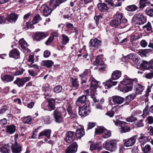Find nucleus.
I'll use <instances>...</instances> for the list:
<instances>
[{"label":"nucleus","instance_id":"f257e3e1","mask_svg":"<svg viewBox=\"0 0 153 153\" xmlns=\"http://www.w3.org/2000/svg\"><path fill=\"white\" fill-rule=\"evenodd\" d=\"M134 81H137L136 79L132 80L129 78H124L120 82V91L124 92L130 91L133 88V82Z\"/></svg>","mask_w":153,"mask_h":153},{"label":"nucleus","instance_id":"f03ea898","mask_svg":"<svg viewBox=\"0 0 153 153\" xmlns=\"http://www.w3.org/2000/svg\"><path fill=\"white\" fill-rule=\"evenodd\" d=\"M89 80L91 82L90 95L94 102H97L96 96L97 94L96 92V89L99 86L100 83L93 78H91Z\"/></svg>","mask_w":153,"mask_h":153},{"label":"nucleus","instance_id":"7ed1b4c3","mask_svg":"<svg viewBox=\"0 0 153 153\" xmlns=\"http://www.w3.org/2000/svg\"><path fill=\"white\" fill-rule=\"evenodd\" d=\"M121 75V72L118 70L114 71L111 74V78L107 81L106 82L105 87L106 88H109L113 85H115L117 84V82L115 81H112L113 80H115L118 79Z\"/></svg>","mask_w":153,"mask_h":153},{"label":"nucleus","instance_id":"20e7f679","mask_svg":"<svg viewBox=\"0 0 153 153\" xmlns=\"http://www.w3.org/2000/svg\"><path fill=\"white\" fill-rule=\"evenodd\" d=\"M146 18L141 13L135 15L132 19V22L134 24H143L146 22Z\"/></svg>","mask_w":153,"mask_h":153},{"label":"nucleus","instance_id":"39448f33","mask_svg":"<svg viewBox=\"0 0 153 153\" xmlns=\"http://www.w3.org/2000/svg\"><path fill=\"white\" fill-rule=\"evenodd\" d=\"M54 118L55 122L57 123H60L63 121V117L62 112L59 109H56L53 113Z\"/></svg>","mask_w":153,"mask_h":153},{"label":"nucleus","instance_id":"423d86ee","mask_svg":"<svg viewBox=\"0 0 153 153\" xmlns=\"http://www.w3.org/2000/svg\"><path fill=\"white\" fill-rule=\"evenodd\" d=\"M89 104H86L83 106L79 108V114L82 117L86 116L90 113Z\"/></svg>","mask_w":153,"mask_h":153},{"label":"nucleus","instance_id":"0eeeda50","mask_svg":"<svg viewBox=\"0 0 153 153\" xmlns=\"http://www.w3.org/2000/svg\"><path fill=\"white\" fill-rule=\"evenodd\" d=\"M104 147L107 150L114 151L116 149L115 141L113 140L107 141L105 143Z\"/></svg>","mask_w":153,"mask_h":153},{"label":"nucleus","instance_id":"6e6552de","mask_svg":"<svg viewBox=\"0 0 153 153\" xmlns=\"http://www.w3.org/2000/svg\"><path fill=\"white\" fill-rule=\"evenodd\" d=\"M48 35L47 33L37 32L33 35V37L34 40L39 41L47 37Z\"/></svg>","mask_w":153,"mask_h":153},{"label":"nucleus","instance_id":"1a4fd4ad","mask_svg":"<svg viewBox=\"0 0 153 153\" xmlns=\"http://www.w3.org/2000/svg\"><path fill=\"white\" fill-rule=\"evenodd\" d=\"M52 8L51 9L49 8L46 4L42 5L40 8V10L42 12L44 16H48V15L50 14L52 11Z\"/></svg>","mask_w":153,"mask_h":153},{"label":"nucleus","instance_id":"9d476101","mask_svg":"<svg viewBox=\"0 0 153 153\" xmlns=\"http://www.w3.org/2000/svg\"><path fill=\"white\" fill-rule=\"evenodd\" d=\"M78 145L76 143H73L70 145L66 150V153H74L76 151Z\"/></svg>","mask_w":153,"mask_h":153},{"label":"nucleus","instance_id":"9b49d317","mask_svg":"<svg viewBox=\"0 0 153 153\" xmlns=\"http://www.w3.org/2000/svg\"><path fill=\"white\" fill-rule=\"evenodd\" d=\"M112 102L115 104H121L124 101V98L119 96H114L112 97Z\"/></svg>","mask_w":153,"mask_h":153},{"label":"nucleus","instance_id":"f8f14e48","mask_svg":"<svg viewBox=\"0 0 153 153\" xmlns=\"http://www.w3.org/2000/svg\"><path fill=\"white\" fill-rule=\"evenodd\" d=\"M67 0H51L50 5L51 7L53 8L54 9L57 6H59L60 4L62 2H64Z\"/></svg>","mask_w":153,"mask_h":153},{"label":"nucleus","instance_id":"ddd939ff","mask_svg":"<svg viewBox=\"0 0 153 153\" xmlns=\"http://www.w3.org/2000/svg\"><path fill=\"white\" fill-rule=\"evenodd\" d=\"M11 149L13 153H19L22 150L21 146L16 142L12 145Z\"/></svg>","mask_w":153,"mask_h":153},{"label":"nucleus","instance_id":"4468645a","mask_svg":"<svg viewBox=\"0 0 153 153\" xmlns=\"http://www.w3.org/2000/svg\"><path fill=\"white\" fill-rule=\"evenodd\" d=\"M74 134V133L71 131L66 133L65 140L67 143H71L73 141Z\"/></svg>","mask_w":153,"mask_h":153},{"label":"nucleus","instance_id":"2eb2a0df","mask_svg":"<svg viewBox=\"0 0 153 153\" xmlns=\"http://www.w3.org/2000/svg\"><path fill=\"white\" fill-rule=\"evenodd\" d=\"M135 141V137L133 136L125 142L124 143V146L126 147L132 146L134 145Z\"/></svg>","mask_w":153,"mask_h":153},{"label":"nucleus","instance_id":"dca6fc26","mask_svg":"<svg viewBox=\"0 0 153 153\" xmlns=\"http://www.w3.org/2000/svg\"><path fill=\"white\" fill-rule=\"evenodd\" d=\"M139 140L140 143L141 148L143 146L144 144L150 140V137L149 136H141L139 138Z\"/></svg>","mask_w":153,"mask_h":153},{"label":"nucleus","instance_id":"f3484780","mask_svg":"<svg viewBox=\"0 0 153 153\" xmlns=\"http://www.w3.org/2000/svg\"><path fill=\"white\" fill-rule=\"evenodd\" d=\"M86 96L83 95L82 96L79 97L76 102V104L78 105H80L84 103L87 100Z\"/></svg>","mask_w":153,"mask_h":153},{"label":"nucleus","instance_id":"a211bd4d","mask_svg":"<svg viewBox=\"0 0 153 153\" xmlns=\"http://www.w3.org/2000/svg\"><path fill=\"white\" fill-rule=\"evenodd\" d=\"M97 6L99 10L101 12L107 11L108 10L107 5L105 3H99Z\"/></svg>","mask_w":153,"mask_h":153},{"label":"nucleus","instance_id":"6ab92c4d","mask_svg":"<svg viewBox=\"0 0 153 153\" xmlns=\"http://www.w3.org/2000/svg\"><path fill=\"white\" fill-rule=\"evenodd\" d=\"M53 64V62L51 60H43L41 63L42 66H45L48 68L51 67Z\"/></svg>","mask_w":153,"mask_h":153},{"label":"nucleus","instance_id":"aec40b11","mask_svg":"<svg viewBox=\"0 0 153 153\" xmlns=\"http://www.w3.org/2000/svg\"><path fill=\"white\" fill-rule=\"evenodd\" d=\"M13 79V77L11 75H6L1 76V80L4 82L5 83L12 81Z\"/></svg>","mask_w":153,"mask_h":153},{"label":"nucleus","instance_id":"412c9836","mask_svg":"<svg viewBox=\"0 0 153 153\" xmlns=\"http://www.w3.org/2000/svg\"><path fill=\"white\" fill-rule=\"evenodd\" d=\"M19 53L18 51L16 49L12 50L9 53L10 57H12L15 59H17L19 56Z\"/></svg>","mask_w":153,"mask_h":153},{"label":"nucleus","instance_id":"4be33fe9","mask_svg":"<svg viewBox=\"0 0 153 153\" xmlns=\"http://www.w3.org/2000/svg\"><path fill=\"white\" fill-rule=\"evenodd\" d=\"M51 131L50 129H46L41 131L39 135V138L41 136H45L48 138H49L51 136Z\"/></svg>","mask_w":153,"mask_h":153},{"label":"nucleus","instance_id":"5701e85b","mask_svg":"<svg viewBox=\"0 0 153 153\" xmlns=\"http://www.w3.org/2000/svg\"><path fill=\"white\" fill-rule=\"evenodd\" d=\"M101 41L96 38L91 39L90 42V46L92 47H96L100 45Z\"/></svg>","mask_w":153,"mask_h":153},{"label":"nucleus","instance_id":"b1692460","mask_svg":"<svg viewBox=\"0 0 153 153\" xmlns=\"http://www.w3.org/2000/svg\"><path fill=\"white\" fill-rule=\"evenodd\" d=\"M90 150H97L99 151L102 149L101 145L97 143H92L90 146Z\"/></svg>","mask_w":153,"mask_h":153},{"label":"nucleus","instance_id":"393cba45","mask_svg":"<svg viewBox=\"0 0 153 153\" xmlns=\"http://www.w3.org/2000/svg\"><path fill=\"white\" fill-rule=\"evenodd\" d=\"M18 18V15L15 13H12L7 16V19L9 22L15 21Z\"/></svg>","mask_w":153,"mask_h":153},{"label":"nucleus","instance_id":"a878e982","mask_svg":"<svg viewBox=\"0 0 153 153\" xmlns=\"http://www.w3.org/2000/svg\"><path fill=\"white\" fill-rule=\"evenodd\" d=\"M19 43L22 49L28 51V49L27 47L28 46V45L23 39H20L19 41Z\"/></svg>","mask_w":153,"mask_h":153},{"label":"nucleus","instance_id":"bb28decb","mask_svg":"<svg viewBox=\"0 0 153 153\" xmlns=\"http://www.w3.org/2000/svg\"><path fill=\"white\" fill-rule=\"evenodd\" d=\"M120 21L114 19L111 21L110 25L111 26L119 28L120 25Z\"/></svg>","mask_w":153,"mask_h":153},{"label":"nucleus","instance_id":"cd10ccee","mask_svg":"<svg viewBox=\"0 0 153 153\" xmlns=\"http://www.w3.org/2000/svg\"><path fill=\"white\" fill-rule=\"evenodd\" d=\"M84 134V130L82 128H78L76 131V138H80Z\"/></svg>","mask_w":153,"mask_h":153},{"label":"nucleus","instance_id":"c85d7f7f","mask_svg":"<svg viewBox=\"0 0 153 153\" xmlns=\"http://www.w3.org/2000/svg\"><path fill=\"white\" fill-rule=\"evenodd\" d=\"M61 43L63 45H65L68 43L69 41V39L68 36L65 34L61 35Z\"/></svg>","mask_w":153,"mask_h":153},{"label":"nucleus","instance_id":"c756f323","mask_svg":"<svg viewBox=\"0 0 153 153\" xmlns=\"http://www.w3.org/2000/svg\"><path fill=\"white\" fill-rule=\"evenodd\" d=\"M48 106L51 110H53L55 108V100L53 99H51L48 100Z\"/></svg>","mask_w":153,"mask_h":153},{"label":"nucleus","instance_id":"7c9ffc66","mask_svg":"<svg viewBox=\"0 0 153 153\" xmlns=\"http://www.w3.org/2000/svg\"><path fill=\"white\" fill-rule=\"evenodd\" d=\"M16 130V127L14 125H10L7 127V132L10 134L14 133Z\"/></svg>","mask_w":153,"mask_h":153},{"label":"nucleus","instance_id":"2f4dec72","mask_svg":"<svg viewBox=\"0 0 153 153\" xmlns=\"http://www.w3.org/2000/svg\"><path fill=\"white\" fill-rule=\"evenodd\" d=\"M0 151L3 153H9L10 151V147L8 145H5L0 149Z\"/></svg>","mask_w":153,"mask_h":153},{"label":"nucleus","instance_id":"473e14b6","mask_svg":"<svg viewBox=\"0 0 153 153\" xmlns=\"http://www.w3.org/2000/svg\"><path fill=\"white\" fill-rule=\"evenodd\" d=\"M144 88V87L140 84H137L136 86V91L137 94L142 92Z\"/></svg>","mask_w":153,"mask_h":153},{"label":"nucleus","instance_id":"72a5a7b5","mask_svg":"<svg viewBox=\"0 0 153 153\" xmlns=\"http://www.w3.org/2000/svg\"><path fill=\"white\" fill-rule=\"evenodd\" d=\"M140 68L142 69H146L149 68V63L147 61L143 60L141 63L140 64Z\"/></svg>","mask_w":153,"mask_h":153},{"label":"nucleus","instance_id":"f704fd0d","mask_svg":"<svg viewBox=\"0 0 153 153\" xmlns=\"http://www.w3.org/2000/svg\"><path fill=\"white\" fill-rule=\"evenodd\" d=\"M13 82L14 84L17 85L19 87L23 86L24 84L22 78H17Z\"/></svg>","mask_w":153,"mask_h":153},{"label":"nucleus","instance_id":"c9c22d12","mask_svg":"<svg viewBox=\"0 0 153 153\" xmlns=\"http://www.w3.org/2000/svg\"><path fill=\"white\" fill-rule=\"evenodd\" d=\"M144 153H149L151 150L150 146L149 144L146 145L144 147L141 148Z\"/></svg>","mask_w":153,"mask_h":153},{"label":"nucleus","instance_id":"e433bc0d","mask_svg":"<svg viewBox=\"0 0 153 153\" xmlns=\"http://www.w3.org/2000/svg\"><path fill=\"white\" fill-rule=\"evenodd\" d=\"M72 84L74 87L76 88L79 86V84L78 83L77 79L76 78L74 79L73 77H71L70 78Z\"/></svg>","mask_w":153,"mask_h":153},{"label":"nucleus","instance_id":"4c0bfd02","mask_svg":"<svg viewBox=\"0 0 153 153\" xmlns=\"http://www.w3.org/2000/svg\"><path fill=\"white\" fill-rule=\"evenodd\" d=\"M105 129L102 126L98 127L95 128V133L97 134L102 133Z\"/></svg>","mask_w":153,"mask_h":153},{"label":"nucleus","instance_id":"58836bf2","mask_svg":"<svg viewBox=\"0 0 153 153\" xmlns=\"http://www.w3.org/2000/svg\"><path fill=\"white\" fill-rule=\"evenodd\" d=\"M127 20L126 19H123L121 22L120 25L119 27V28H123L126 26L128 25Z\"/></svg>","mask_w":153,"mask_h":153},{"label":"nucleus","instance_id":"ea45409f","mask_svg":"<svg viewBox=\"0 0 153 153\" xmlns=\"http://www.w3.org/2000/svg\"><path fill=\"white\" fill-rule=\"evenodd\" d=\"M41 19L40 16L39 15H37L35 16L32 21L33 24H36L38 23Z\"/></svg>","mask_w":153,"mask_h":153},{"label":"nucleus","instance_id":"a19ab883","mask_svg":"<svg viewBox=\"0 0 153 153\" xmlns=\"http://www.w3.org/2000/svg\"><path fill=\"white\" fill-rule=\"evenodd\" d=\"M57 35V33H55V35L53 34L52 35V36L50 37L45 42V44L47 45H48L51 44L53 41L54 39V36H56Z\"/></svg>","mask_w":153,"mask_h":153},{"label":"nucleus","instance_id":"79ce46f5","mask_svg":"<svg viewBox=\"0 0 153 153\" xmlns=\"http://www.w3.org/2000/svg\"><path fill=\"white\" fill-rule=\"evenodd\" d=\"M151 49L146 50H140L139 51V54L141 56H145L146 53H148L149 52L151 51Z\"/></svg>","mask_w":153,"mask_h":153},{"label":"nucleus","instance_id":"37998d69","mask_svg":"<svg viewBox=\"0 0 153 153\" xmlns=\"http://www.w3.org/2000/svg\"><path fill=\"white\" fill-rule=\"evenodd\" d=\"M135 95L134 94L129 95L126 97V101L127 102H129L133 100L135 97Z\"/></svg>","mask_w":153,"mask_h":153},{"label":"nucleus","instance_id":"c03bdc74","mask_svg":"<svg viewBox=\"0 0 153 153\" xmlns=\"http://www.w3.org/2000/svg\"><path fill=\"white\" fill-rule=\"evenodd\" d=\"M146 14L150 16H153V10L151 8L149 7L146 8Z\"/></svg>","mask_w":153,"mask_h":153},{"label":"nucleus","instance_id":"a18cd8bd","mask_svg":"<svg viewBox=\"0 0 153 153\" xmlns=\"http://www.w3.org/2000/svg\"><path fill=\"white\" fill-rule=\"evenodd\" d=\"M130 129L129 127L128 126H121V131L122 133H125L126 132L129 131Z\"/></svg>","mask_w":153,"mask_h":153},{"label":"nucleus","instance_id":"49530a36","mask_svg":"<svg viewBox=\"0 0 153 153\" xmlns=\"http://www.w3.org/2000/svg\"><path fill=\"white\" fill-rule=\"evenodd\" d=\"M104 132V134L102 136V137L103 138H108L110 137L111 135V133L109 131H108L106 129H105Z\"/></svg>","mask_w":153,"mask_h":153},{"label":"nucleus","instance_id":"de8ad7c7","mask_svg":"<svg viewBox=\"0 0 153 153\" xmlns=\"http://www.w3.org/2000/svg\"><path fill=\"white\" fill-rule=\"evenodd\" d=\"M123 17V14L121 13L117 12L114 16V19L117 20L121 21Z\"/></svg>","mask_w":153,"mask_h":153},{"label":"nucleus","instance_id":"09e8293b","mask_svg":"<svg viewBox=\"0 0 153 153\" xmlns=\"http://www.w3.org/2000/svg\"><path fill=\"white\" fill-rule=\"evenodd\" d=\"M62 90V86L58 85L55 86L53 89L54 92L56 93H58L60 92Z\"/></svg>","mask_w":153,"mask_h":153},{"label":"nucleus","instance_id":"8fccbe9b","mask_svg":"<svg viewBox=\"0 0 153 153\" xmlns=\"http://www.w3.org/2000/svg\"><path fill=\"white\" fill-rule=\"evenodd\" d=\"M137 118L131 115L130 117L126 118V120L128 122H132L137 120Z\"/></svg>","mask_w":153,"mask_h":153},{"label":"nucleus","instance_id":"3c124183","mask_svg":"<svg viewBox=\"0 0 153 153\" xmlns=\"http://www.w3.org/2000/svg\"><path fill=\"white\" fill-rule=\"evenodd\" d=\"M31 119L30 116H28L23 118V121L25 123L29 124L31 121Z\"/></svg>","mask_w":153,"mask_h":153},{"label":"nucleus","instance_id":"603ef678","mask_svg":"<svg viewBox=\"0 0 153 153\" xmlns=\"http://www.w3.org/2000/svg\"><path fill=\"white\" fill-rule=\"evenodd\" d=\"M90 71L89 70L86 69L84 72L83 74L79 75L80 77H87V76L90 74Z\"/></svg>","mask_w":153,"mask_h":153},{"label":"nucleus","instance_id":"864d4df0","mask_svg":"<svg viewBox=\"0 0 153 153\" xmlns=\"http://www.w3.org/2000/svg\"><path fill=\"white\" fill-rule=\"evenodd\" d=\"M144 29H146L147 31H151L152 30V27L151 24L148 22L147 24L143 27Z\"/></svg>","mask_w":153,"mask_h":153},{"label":"nucleus","instance_id":"5fc2aeb1","mask_svg":"<svg viewBox=\"0 0 153 153\" xmlns=\"http://www.w3.org/2000/svg\"><path fill=\"white\" fill-rule=\"evenodd\" d=\"M127 8L129 9L132 11H135L138 8L134 4L129 5L127 7Z\"/></svg>","mask_w":153,"mask_h":153},{"label":"nucleus","instance_id":"6e6d98bb","mask_svg":"<svg viewBox=\"0 0 153 153\" xmlns=\"http://www.w3.org/2000/svg\"><path fill=\"white\" fill-rule=\"evenodd\" d=\"M118 1L117 0H115L113 2H110L109 3V4L111 6H113L114 7H119L120 6V4L119 3H118V5H116L115 4V3L116 2H117Z\"/></svg>","mask_w":153,"mask_h":153},{"label":"nucleus","instance_id":"4d7b16f0","mask_svg":"<svg viewBox=\"0 0 153 153\" xmlns=\"http://www.w3.org/2000/svg\"><path fill=\"white\" fill-rule=\"evenodd\" d=\"M102 17L100 15L96 16L94 17V19L96 22V26L98 27H99V26L98 25L99 21L100 19Z\"/></svg>","mask_w":153,"mask_h":153},{"label":"nucleus","instance_id":"13d9d810","mask_svg":"<svg viewBox=\"0 0 153 153\" xmlns=\"http://www.w3.org/2000/svg\"><path fill=\"white\" fill-rule=\"evenodd\" d=\"M28 71L29 74L31 76H35L37 75V73L38 72L35 71L33 69L29 70Z\"/></svg>","mask_w":153,"mask_h":153},{"label":"nucleus","instance_id":"bf43d9fd","mask_svg":"<svg viewBox=\"0 0 153 153\" xmlns=\"http://www.w3.org/2000/svg\"><path fill=\"white\" fill-rule=\"evenodd\" d=\"M29 67L30 68H33L35 69V71L38 72L39 71L38 66L36 64H34L31 65H29Z\"/></svg>","mask_w":153,"mask_h":153},{"label":"nucleus","instance_id":"052dcab7","mask_svg":"<svg viewBox=\"0 0 153 153\" xmlns=\"http://www.w3.org/2000/svg\"><path fill=\"white\" fill-rule=\"evenodd\" d=\"M34 56L33 55H30L29 56L28 61L29 62H31V64H32L34 62Z\"/></svg>","mask_w":153,"mask_h":153},{"label":"nucleus","instance_id":"680f3d73","mask_svg":"<svg viewBox=\"0 0 153 153\" xmlns=\"http://www.w3.org/2000/svg\"><path fill=\"white\" fill-rule=\"evenodd\" d=\"M146 120L148 121V123L151 124L153 123V118L152 116H149L146 118Z\"/></svg>","mask_w":153,"mask_h":153},{"label":"nucleus","instance_id":"e2e57ef3","mask_svg":"<svg viewBox=\"0 0 153 153\" xmlns=\"http://www.w3.org/2000/svg\"><path fill=\"white\" fill-rule=\"evenodd\" d=\"M147 130L149 131L150 135L151 136H153V127L150 126L148 127Z\"/></svg>","mask_w":153,"mask_h":153},{"label":"nucleus","instance_id":"0e129e2a","mask_svg":"<svg viewBox=\"0 0 153 153\" xmlns=\"http://www.w3.org/2000/svg\"><path fill=\"white\" fill-rule=\"evenodd\" d=\"M147 44V43L145 40H142L140 42V45L143 47H145Z\"/></svg>","mask_w":153,"mask_h":153},{"label":"nucleus","instance_id":"69168bd1","mask_svg":"<svg viewBox=\"0 0 153 153\" xmlns=\"http://www.w3.org/2000/svg\"><path fill=\"white\" fill-rule=\"evenodd\" d=\"M136 126L138 127H141L143 126L144 124L143 123V121L142 120H139L136 123Z\"/></svg>","mask_w":153,"mask_h":153},{"label":"nucleus","instance_id":"338daca9","mask_svg":"<svg viewBox=\"0 0 153 153\" xmlns=\"http://www.w3.org/2000/svg\"><path fill=\"white\" fill-rule=\"evenodd\" d=\"M7 110V107L6 106H4L2 107L1 109L0 110V114L4 113Z\"/></svg>","mask_w":153,"mask_h":153},{"label":"nucleus","instance_id":"774afa93","mask_svg":"<svg viewBox=\"0 0 153 153\" xmlns=\"http://www.w3.org/2000/svg\"><path fill=\"white\" fill-rule=\"evenodd\" d=\"M146 77L149 79L152 78L153 77V72H151L148 73L146 75Z\"/></svg>","mask_w":153,"mask_h":153}]
</instances>
